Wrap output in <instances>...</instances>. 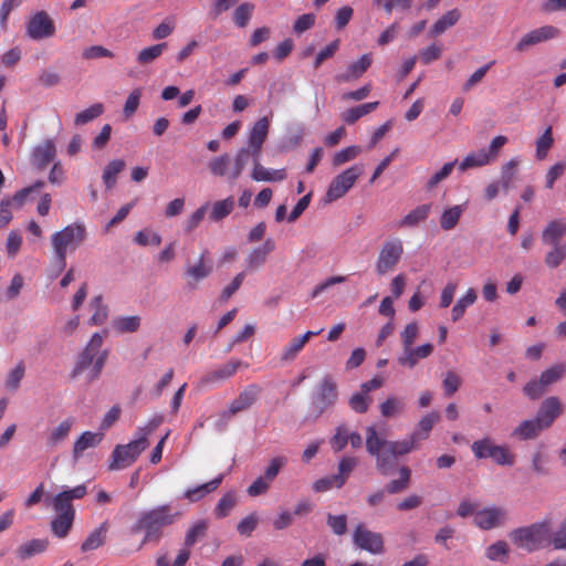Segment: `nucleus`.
<instances>
[{
    "label": "nucleus",
    "mask_w": 566,
    "mask_h": 566,
    "mask_svg": "<svg viewBox=\"0 0 566 566\" xmlns=\"http://www.w3.org/2000/svg\"><path fill=\"white\" fill-rule=\"evenodd\" d=\"M418 442L410 436L401 441H388L377 434L375 427L366 429V450L376 459V468L382 475H389L397 467V458L410 453Z\"/></svg>",
    "instance_id": "obj_1"
},
{
    "label": "nucleus",
    "mask_w": 566,
    "mask_h": 566,
    "mask_svg": "<svg viewBox=\"0 0 566 566\" xmlns=\"http://www.w3.org/2000/svg\"><path fill=\"white\" fill-rule=\"evenodd\" d=\"M178 516L179 513L172 512L170 505H159L142 512L132 530L133 532H145L142 545L148 542H159L163 537V528L172 525Z\"/></svg>",
    "instance_id": "obj_2"
},
{
    "label": "nucleus",
    "mask_w": 566,
    "mask_h": 566,
    "mask_svg": "<svg viewBox=\"0 0 566 566\" xmlns=\"http://www.w3.org/2000/svg\"><path fill=\"white\" fill-rule=\"evenodd\" d=\"M86 239V229L82 223H72L52 234L51 242L57 261V272L66 265L67 250H76Z\"/></svg>",
    "instance_id": "obj_3"
},
{
    "label": "nucleus",
    "mask_w": 566,
    "mask_h": 566,
    "mask_svg": "<svg viewBox=\"0 0 566 566\" xmlns=\"http://www.w3.org/2000/svg\"><path fill=\"white\" fill-rule=\"evenodd\" d=\"M511 539L518 547L534 552L551 545L552 532L547 523H535L514 530L511 533Z\"/></svg>",
    "instance_id": "obj_4"
},
{
    "label": "nucleus",
    "mask_w": 566,
    "mask_h": 566,
    "mask_svg": "<svg viewBox=\"0 0 566 566\" xmlns=\"http://www.w3.org/2000/svg\"><path fill=\"white\" fill-rule=\"evenodd\" d=\"M566 374V364H555L545 369L539 378L530 380L523 388V394L531 400H537L547 391V387L558 382Z\"/></svg>",
    "instance_id": "obj_5"
},
{
    "label": "nucleus",
    "mask_w": 566,
    "mask_h": 566,
    "mask_svg": "<svg viewBox=\"0 0 566 566\" xmlns=\"http://www.w3.org/2000/svg\"><path fill=\"white\" fill-rule=\"evenodd\" d=\"M148 440L139 436L127 444L116 446L113 450L112 461L108 469L114 471L132 465L138 459L140 453L148 448Z\"/></svg>",
    "instance_id": "obj_6"
},
{
    "label": "nucleus",
    "mask_w": 566,
    "mask_h": 566,
    "mask_svg": "<svg viewBox=\"0 0 566 566\" xmlns=\"http://www.w3.org/2000/svg\"><path fill=\"white\" fill-rule=\"evenodd\" d=\"M403 254V243L399 238L387 239L380 247L375 271L382 276L396 269Z\"/></svg>",
    "instance_id": "obj_7"
},
{
    "label": "nucleus",
    "mask_w": 566,
    "mask_h": 566,
    "mask_svg": "<svg viewBox=\"0 0 566 566\" xmlns=\"http://www.w3.org/2000/svg\"><path fill=\"white\" fill-rule=\"evenodd\" d=\"M338 386L332 375H325L317 384L312 405L317 415L333 408L338 400Z\"/></svg>",
    "instance_id": "obj_8"
},
{
    "label": "nucleus",
    "mask_w": 566,
    "mask_h": 566,
    "mask_svg": "<svg viewBox=\"0 0 566 566\" xmlns=\"http://www.w3.org/2000/svg\"><path fill=\"white\" fill-rule=\"evenodd\" d=\"M363 171V166L354 165L337 175L328 186L325 201L329 203L344 197L356 184Z\"/></svg>",
    "instance_id": "obj_9"
},
{
    "label": "nucleus",
    "mask_w": 566,
    "mask_h": 566,
    "mask_svg": "<svg viewBox=\"0 0 566 566\" xmlns=\"http://www.w3.org/2000/svg\"><path fill=\"white\" fill-rule=\"evenodd\" d=\"M45 186L43 180H38L33 185L25 187L19 191H17L12 198H7L1 200L0 202V228H4L9 224L12 219L11 206L13 203L17 207H21L29 199V197L33 193H39L40 190Z\"/></svg>",
    "instance_id": "obj_10"
},
{
    "label": "nucleus",
    "mask_w": 566,
    "mask_h": 566,
    "mask_svg": "<svg viewBox=\"0 0 566 566\" xmlns=\"http://www.w3.org/2000/svg\"><path fill=\"white\" fill-rule=\"evenodd\" d=\"M353 542L358 548L374 555L382 554L385 551L382 535L369 531L364 524H358L355 527Z\"/></svg>",
    "instance_id": "obj_11"
},
{
    "label": "nucleus",
    "mask_w": 566,
    "mask_h": 566,
    "mask_svg": "<svg viewBox=\"0 0 566 566\" xmlns=\"http://www.w3.org/2000/svg\"><path fill=\"white\" fill-rule=\"evenodd\" d=\"M86 486L77 485L73 489L62 491L52 499V506L56 515L75 516L73 500L83 499L86 495Z\"/></svg>",
    "instance_id": "obj_12"
},
{
    "label": "nucleus",
    "mask_w": 566,
    "mask_h": 566,
    "mask_svg": "<svg viewBox=\"0 0 566 566\" xmlns=\"http://www.w3.org/2000/svg\"><path fill=\"white\" fill-rule=\"evenodd\" d=\"M55 34L53 20L45 11H38L27 24V35L32 40L49 39Z\"/></svg>",
    "instance_id": "obj_13"
},
{
    "label": "nucleus",
    "mask_w": 566,
    "mask_h": 566,
    "mask_svg": "<svg viewBox=\"0 0 566 566\" xmlns=\"http://www.w3.org/2000/svg\"><path fill=\"white\" fill-rule=\"evenodd\" d=\"M242 367L248 368L249 364L238 358H231L226 364L203 375L200 381L202 385H213L224 381L233 377Z\"/></svg>",
    "instance_id": "obj_14"
},
{
    "label": "nucleus",
    "mask_w": 566,
    "mask_h": 566,
    "mask_svg": "<svg viewBox=\"0 0 566 566\" xmlns=\"http://www.w3.org/2000/svg\"><path fill=\"white\" fill-rule=\"evenodd\" d=\"M261 387L256 384L247 386L239 396L230 403L228 410L223 411L222 418L229 419L232 416L250 408L258 399Z\"/></svg>",
    "instance_id": "obj_15"
},
{
    "label": "nucleus",
    "mask_w": 566,
    "mask_h": 566,
    "mask_svg": "<svg viewBox=\"0 0 566 566\" xmlns=\"http://www.w3.org/2000/svg\"><path fill=\"white\" fill-rule=\"evenodd\" d=\"M563 411L564 407L560 399L556 396H551L544 399L539 405L536 419L545 429H548Z\"/></svg>",
    "instance_id": "obj_16"
},
{
    "label": "nucleus",
    "mask_w": 566,
    "mask_h": 566,
    "mask_svg": "<svg viewBox=\"0 0 566 566\" xmlns=\"http://www.w3.org/2000/svg\"><path fill=\"white\" fill-rule=\"evenodd\" d=\"M558 34V30L552 25H544L526 33L516 44L515 50L524 52L532 45H536L544 41L554 39Z\"/></svg>",
    "instance_id": "obj_17"
},
{
    "label": "nucleus",
    "mask_w": 566,
    "mask_h": 566,
    "mask_svg": "<svg viewBox=\"0 0 566 566\" xmlns=\"http://www.w3.org/2000/svg\"><path fill=\"white\" fill-rule=\"evenodd\" d=\"M495 154V138L491 139L489 144V150L479 149L475 151H471L464 159L458 165V169L461 172H464L471 168H479L488 165Z\"/></svg>",
    "instance_id": "obj_18"
},
{
    "label": "nucleus",
    "mask_w": 566,
    "mask_h": 566,
    "mask_svg": "<svg viewBox=\"0 0 566 566\" xmlns=\"http://www.w3.org/2000/svg\"><path fill=\"white\" fill-rule=\"evenodd\" d=\"M103 339L104 337L99 333H94L92 335L88 344L78 357L77 364L74 368V375L81 374L84 369L88 368L93 364L94 358L99 353Z\"/></svg>",
    "instance_id": "obj_19"
},
{
    "label": "nucleus",
    "mask_w": 566,
    "mask_h": 566,
    "mask_svg": "<svg viewBox=\"0 0 566 566\" xmlns=\"http://www.w3.org/2000/svg\"><path fill=\"white\" fill-rule=\"evenodd\" d=\"M270 122L268 117L258 119L249 135V146L252 149V156L258 159L261 154L262 145L268 137Z\"/></svg>",
    "instance_id": "obj_20"
},
{
    "label": "nucleus",
    "mask_w": 566,
    "mask_h": 566,
    "mask_svg": "<svg viewBox=\"0 0 566 566\" xmlns=\"http://www.w3.org/2000/svg\"><path fill=\"white\" fill-rule=\"evenodd\" d=\"M433 352V346L429 343L422 344L418 347L402 348L401 354L398 356L397 361L399 365L408 368H413L419 359L429 357Z\"/></svg>",
    "instance_id": "obj_21"
},
{
    "label": "nucleus",
    "mask_w": 566,
    "mask_h": 566,
    "mask_svg": "<svg viewBox=\"0 0 566 566\" xmlns=\"http://www.w3.org/2000/svg\"><path fill=\"white\" fill-rule=\"evenodd\" d=\"M56 156V146L53 139H46L34 147L31 156L32 164L39 169L45 168Z\"/></svg>",
    "instance_id": "obj_22"
},
{
    "label": "nucleus",
    "mask_w": 566,
    "mask_h": 566,
    "mask_svg": "<svg viewBox=\"0 0 566 566\" xmlns=\"http://www.w3.org/2000/svg\"><path fill=\"white\" fill-rule=\"evenodd\" d=\"M212 272V266L206 264L205 262V253H201L198 262L193 265H190L186 269L185 276L187 279V284L191 290L197 289V285L200 281L208 277Z\"/></svg>",
    "instance_id": "obj_23"
},
{
    "label": "nucleus",
    "mask_w": 566,
    "mask_h": 566,
    "mask_svg": "<svg viewBox=\"0 0 566 566\" xmlns=\"http://www.w3.org/2000/svg\"><path fill=\"white\" fill-rule=\"evenodd\" d=\"M322 329L313 332L308 331L302 336L292 338L283 348L281 359L284 361L293 360L298 353L303 349L305 344L313 337L321 334Z\"/></svg>",
    "instance_id": "obj_24"
},
{
    "label": "nucleus",
    "mask_w": 566,
    "mask_h": 566,
    "mask_svg": "<svg viewBox=\"0 0 566 566\" xmlns=\"http://www.w3.org/2000/svg\"><path fill=\"white\" fill-rule=\"evenodd\" d=\"M371 55L364 54L356 62H353L347 67V71L336 76V81L339 83L350 82L352 80L360 77L371 65Z\"/></svg>",
    "instance_id": "obj_25"
},
{
    "label": "nucleus",
    "mask_w": 566,
    "mask_h": 566,
    "mask_svg": "<svg viewBox=\"0 0 566 566\" xmlns=\"http://www.w3.org/2000/svg\"><path fill=\"white\" fill-rule=\"evenodd\" d=\"M74 418L69 417L60 422L57 427L50 430L46 436V447L53 449L65 441L72 430Z\"/></svg>",
    "instance_id": "obj_26"
},
{
    "label": "nucleus",
    "mask_w": 566,
    "mask_h": 566,
    "mask_svg": "<svg viewBox=\"0 0 566 566\" xmlns=\"http://www.w3.org/2000/svg\"><path fill=\"white\" fill-rule=\"evenodd\" d=\"M275 249V242L272 239H266L262 247L253 249L247 258L249 269H259L265 261L268 255Z\"/></svg>",
    "instance_id": "obj_27"
},
{
    "label": "nucleus",
    "mask_w": 566,
    "mask_h": 566,
    "mask_svg": "<svg viewBox=\"0 0 566 566\" xmlns=\"http://www.w3.org/2000/svg\"><path fill=\"white\" fill-rule=\"evenodd\" d=\"M103 440V433L85 431L74 442L73 457L78 459L82 457L85 450L97 447Z\"/></svg>",
    "instance_id": "obj_28"
},
{
    "label": "nucleus",
    "mask_w": 566,
    "mask_h": 566,
    "mask_svg": "<svg viewBox=\"0 0 566 566\" xmlns=\"http://www.w3.org/2000/svg\"><path fill=\"white\" fill-rule=\"evenodd\" d=\"M223 478H224L223 474H219L217 478H214L213 480H211L207 483L188 489L184 494L185 499L189 500L190 502H197V501L201 500L207 494L217 490L219 488V485L221 484Z\"/></svg>",
    "instance_id": "obj_29"
},
{
    "label": "nucleus",
    "mask_w": 566,
    "mask_h": 566,
    "mask_svg": "<svg viewBox=\"0 0 566 566\" xmlns=\"http://www.w3.org/2000/svg\"><path fill=\"white\" fill-rule=\"evenodd\" d=\"M545 428L541 424V422L536 419H527L522 421L513 431V436L517 437L521 440H531L535 439L539 436Z\"/></svg>",
    "instance_id": "obj_30"
},
{
    "label": "nucleus",
    "mask_w": 566,
    "mask_h": 566,
    "mask_svg": "<svg viewBox=\"0 0 566 566\" xmlns=\"http://www.w3.org/2000/svg\"><path fill=\"white\" fill-rule=\"evenodd\" d=\"M287 174L284 168L282 169H268L263 167L261 164L258 163V159H255L254 168L251 174V178L255 181H282L286 179Z\"/></svg>",
    "instance_id": "obj_31"
},
{
    "label": "nucleus",
    "mask_w": 566,
    "mask_h": 566,
    "mask_svg": "<svg viewBox=\"0 0 566 566\" xmlns=\"http://www.w3.org/2000/svg\"><path fill=\"white\" fill-rule=\"evenodd\" d=\"M461 18L459 9H452L438 19L430 29V36H438L458 23Z\"/></svg>",
    "instance_id": "obj_32"
},
{
    "label": "nucleus",
    "mask_w": 566,
    "mask_h": 566,
    "mask_svg": "<svg viewBox=\"0 0 566 566\" xmlns=\"http://www.w3.org/2000/svg\"><path fill=\"white\" fill-rule=\"evenodd\" d=\"M440 415L437 411H432L423 416L415 431L411 433L412 438L419 442L421 440H426L429 437L430 431L433 426L439 421Z\"/></svg>",
    "instance_id": "obj_33"
},
{
    "label": "nucleus",
    "mask_w": 566,
    "mask_h": 566,
    "mask_svg": "<svg viewBox=\"0 0 566 566\" xmlns=\"http://www.w3.org/2000/svg\"><path fill=\"white\" fill-rule=\"evenodd\" d=\"M566 235V223L562 220L551 221L542 234V240L546 244H560L559 239Z\"/></svg>",
    "instance_id": "obj_34"
},
{
    "label": "nucleus",
    "mask_w": 566,
    "mask_h": 566,
    "mask_svg": "<svg viewBox=\"0 0 566 566\" xmlns=\"http://www.w3.org/2000/svg\"><path fill=\"white\" fill-rule=\"evenodd\" d=\"M49 542L48 539L34 538L24 544H22L17 551V557L20 560H25L31 558L36 554L43 553L48 548Z\"/></svg>",
    "instance_id": "obj_35"
},
{
    "label": "nucleus",
    "mask_w": 566,
    "mask_h": 566,
    "mask_svg": "<svg viewBox=\"0 0 566 566\" xmlns=\"http://www.w3.org/2000/svg\"><path fill=\"white\" fill-rule=\"evenodd\" d=\"M108 532L107 522H103L97 528H95L83 542L82 551L88 552L101 547L105 543L106 534Z\"/></svg>",
    "instance_id": "obj_36"
},
{
    "label": "nucleus",
    "mask_w": 566,
    "mask_h": 566,
    "mask_svg": "<svg viewBox=\"0 0 566 566\" xmlns=\"http://www.w3.org/2000/svg\"><path fill=\"white\" fill-rule=\"evenodd\" d=\"M431 210L430 203L420 205L408 214H406L399 222L400 228L416 227L420 222L424 221Z\"/></svg>",
    "instance_id": "obj_37"
},
{
    "label": "nucleus",
    "mask_w": 566,
    "mask_h": 566,
    "mask_svg": "<svg viewBox=\"0 0 566 566\" xmlns=\"http://www.w3.org/2000/svg\"><path fill=\"white\" fill-rule=\"evenodd\" d=\"M378 105L379 102H370L358 105L356 107L348 108L342 114V118L346 124L352 125L363 116L368 115L369 113L375 111L378 107Z\"/></svg>",
    "instance_id": "obj_38"
},
{
    "label": "nucleus",
    "mask_w": 566,
    "mask_h": 566,
    "mask_svg": "<svg viewBox=\"0 0 566 566\" xmlns=\"http://www.w3.org/2000/svg\"><path fill=\"white\" fill-rule=\"evenodd\" d=\"M234 205V198L231 196L223 200L216 201L211 207L209 219L214 222L224 219L233 211Z\"/></svg>",
    "instance_id": "obj_39"
},
{
    "label": "nucleus",
    "mask_w": 566,
    "mask_h": 566,
    "mask_svg": "<svg viewBox=\"0 0 566 566\" xmlns=\"http://www.w3.org/2000/svg\"><path fill=\"white\" fill-rule=\"evenodd\" d=\"M464 210H465V203L457 205V206L446 209L442 212V216L440 218V227L443 230L453 229L458 224L459 219L463 214Z\"/></svg>",
    "instance_id": "obj_40"
},
{
    "label": "nucleus",
    "mask_w": 566,
    "mask_h": 566,
    "mask_svg": "<svg viewBox=\"0 0 566 566\" xmlns=\"http://www.w3.org/2000/svg\"><path fill=\"white\" fill-rule=\"evenodd\" d=\"M93 314L88 321L91 325H102L108 317V307L103 303L102 295L93 297L90 304Z\"/></svg>",
    "instance_id": "obj_41"
},
{
    "label": "nucleus",
    "mask_w": 566,
    "mask_h": 566,
    "mask_svg": "<svg viewBox=\"0 0 566 566\" xmlns=\"http://www.w3.org/2000/svg\"><path fill=\"white\" fill-rule=\"evenodd\" d=\"M399 479L390 481L385 490L390 494L400 493L409 488L411 470L403 465L399 469Z\"/></svg>",
    "instance_id": "obj_42"
},
{
    "label": "nucleus",
    "mask_w": 566,
    "mask_h": 566,
    "mask_svg": "<svg viewBox=\"0 0 566 566\" xmlns=\"http://www.w3.org/2000/svg\"><path fill=\"white\" fill-rule=\"evenodd\" d=\"M209 170L213 176L228 177L231 171V157L228 154L220 155L209 161Z\"/></svg>",
    "instance_id": "obj_43"
},
{
    "label": "nucleus",
    "mask_w": 566,
    "mask_h": 566,
    "mask_svg": "<svg viewBox=\"0 0 566 566\" xmlns=\"http://www.w3.org/2000/svg\"><path fill=\"white\" fill-rule=\"evenodd\" d=\"M125 168V161L115 159L107 164L103 171V181L107 189H112L117 180V175Z\"/></svg>",
    "instance_id": "obj_44"
},
{
    "label": "nucleus",
    "mask_w": 566,
    "mask_h": 566,
    "mask_svg": "<svg viewBox=\"0 0 566 566\" xmlns=\"http://www.w3.org/2000/svg\"><path fill=\"white\" fill-rule=\"evenodd\" d=\"M476 300V293L473 289H469L460 300L454 304L451 310V317L453 322L459 321L465 313L467 308L471 306Z\"/></svg>",
    "instance_id": "obj_45"
},
{
    "label": "nucleus",
    "mask_w": 566,
    "mask_h": 566,
    "mask_svg": "<svg viewBox=\"0 0 566 566\" xmlns=\"http://www.w3.org/2000/svg\"><path fill=\"white\" fill-rule=\"evenodd\" d=\"M140 317L138 315L133 316H118L113 321V327L118 333H134L140 327Z\"/></svg>",
    "instance_id": "obj_46"
},
{
    "label": "nucleus",
    "mask_w": 566,
    "mask_h": 566,
    "mask_svg": "<svg viewBox=\"0 0 566 566\" xmlns=\"http://www.w3.org/2000/svg\"><path fill=\"white\" fill-rule=\"evenodd\" d=\"M75 516L55 515L51 522L52 533L59 537L64 538L70 533Z\"/></svg>",
    "instance_id": "obj_47"
},
{
    "label": "nucleus",
    "mask_w": 566,
    "mask_h": 566,
    "mask_svg": "<svg viewBox=\"0 0 566 566\" xmlns=\"http://www.w3.org/2000/svg\"><path fill=\"white\" fill-rule=\"evenodd\" d=\"M358 459L355 457H344L338 463V473L334 474V481L336 483L344 484L346 483L348 476L353 472V470L357 467Z\"/></svg>",
    "instance_id": "obj_48"
},
{
    "label": "nucleus",
    "mask_w": 566,
    "mask_h": 566,
    "mask_svg": "<svg viewBox=\"0 0 566 566\" xmlns=\"http://www.w3.org/2000/svg\"><path fill=\"white\" fill-rule=\"evenodd\" d=\"M167 49V43H158L143 49L137 55V62L140 65H147L157 60L163 52Z\"/></svg>",
    "instance_id": "obj_49"
},
{
    "label": "nucleus",
    "mask_w": 566,
    "mask_h": 566,
    "mask_svg": "<svg viewBox=\"0 0 566 566\" xmlns=\"http://www.w3.org/2000/svg\"><path fill=\"white\" fill-rule=\"evenodd\" d=\"M379 409L382 417L391 418L403 412L405 403L398 397L389 396L379 405Z\"/></svg>",
    "instance_id": "obj_50"
},
{
    "label": "nucleus",
    "mask_w": 566,
    "mask_h": 566,
    "mask_svg": "<svg viewBox=\"0 0 566 566\" xmlns=\"http://www.w3.org/2000/svg\"><path fill=\"white\" fill-rule=\"evenodd\" d=\"M104 113V105L102 103H95L84 111L77 113L74 118V124L76 126L85 125Z\"/></svg>",
    "instance_id": "obj_51"
},
{
    "label": "nucleus",
    "mask_w": 566,
    "mask_h": 566,
    "mask_svg": "<svg viewBox=\"0 0 566 566\" xmlns=\"http://www.w3.org/2000/svg\"><path fill=\"white\" fill-rule=\"evenodd\" d=\"M373 402L371 397L360 390L359 392H355L348 401V405L352 410L357 413H366L369 409L370 403Z\"/></svg>",
    "instance_id": "obj_52"
},
{
    "label": "nucleus",
    "mask_w": 566,
    "mask_h": 566,
    "mask_svg": "<svg viewBox=\"0 0 566 566\" xmlns=\"http://www.w3.org/2000/svg\"><path fill=\"white\" fill-rule=\"evenodd\" d=\"M554 139L552 127L548 126L545 132L536 139V158L543 160L546 158L548 150L553 146Z\"/></svg>",
    "instance_id": "obj_53"
},
{
    "label": "nucleus",
    "mask_w": 566,
    "mask_h": 566,
    "mask_svg": "<svg viewBox=\"0 0 566 566\" xmlns=\"http://www.w3.org/2000/svg\"><path fill=\"white\" fill-rule=\"evenodd\" d=\"M254 4L250 2L241 3L233 12V21L238 28H244L252 18Z\"/></svg>",
    "instance_id": "obj_54"
},
{
    "label": "nucleus",
    "mask_w": 566,
    "mask_h": 566,
    "mask_svg": "<svg viewBox=\"0 0 566 566\" xmlns=\"http://www.w3.org/2000/svg\"><path fill=\"white\" fill-rule=\"evenodd\" d=\"M474 524L481 530H491L495 526V509H483L476 511Z\"/></svg>",
    "instance_id": "obj_55"
},
{
    "label": "nucleus",
    "mask_w": 566,
    "mask_h": 566,
    "mask_svg": "<svg viewBox=\"0 0 566 566\" xmlns=\"http://www.w3.org/2000/svg\"><path fill=\"white\" fill-rule=\"evenodd\" d=\"M250 155H252V149L241 148L235 158H234V165L229 174V179L237 180L240 175L242 174Z\"/></svg>",
    "instance_id": "obj_56"
},
{
    "label": "nucleus",
    "mask_w": 566,
    "mask_h": 566,
    "mask_svg": "<svg viewBox=\"0 0 566 566\" xmlns=\"http://www.w3.org/2000/svg\"><path fill=\"white\" fill-rule=\"evenodd\" d=\"M207 530L208 523L206 521H199L193 524L186 534L185 546L189 548L193 546L199 538L206 535Z\"/></svg>",
    "instance_id": "obj_57"
},
{
    "label": "nucleus",
    "mask_w": 566,
    "mask_h": 566,
    "mask_svg": "<svg viewBox=\"0 0 566 566\" xmlns=\"http://www.w3.org/2000/svg\"><path fill=\"white\" fill-rule=\"evenodd\" d=\"M237 504V499L234 493L229 492L224 494L218 502L214 507V514L217 517L222 518L229 515L232 509Z\"/></svg>",
    "instance_id": "obj_58"
},
{
    "label": "nucleus",
    "mask_w": 566,
    "mask_h": 566,
    "mask_svg": "<svg viewBox=\"0 0 566 566\" xmlns=\"http://www.w3.org/2000/svg\"><path fill=\"white\" fill-rule=\"evenodd\" d=\"M547 455L544 452V447L541 446L532 455V470L537 475H547L549 470L546 467Z\"/></svg>",
    "instance_id": "obj_59"
},
{
    "label": "nucleus",
    "mask_w": 566,
    "mask_h": 566,
    "mask_svg": "<svg viewBox=\"0 0 566 566\" xmlns=\"http://www.w3.org/2000/svg\"><path fill=\"white\" fill-rule=\"evenodd\" d=\"M518 164H520V159L516 157V158H512L507 164H505L502 167L501 184L504 189H509V187L511 186L514 177L517 174Z\"/></svg>",
    "instance_id": "obj_60"
},
{
    "label": "nucleus",
    "mask_w": 566,
    "mask_h": 566,
    "mask_svg": "<svg viewBox=\"0 0 566 566\" xmlns=\"http://www.w3.org/2000/svg\"><path fill=\"white\" fill-rule=\"evenodd\" d=\"M566 260V243L553 245V250L546 254L545 263L548 268L555 269Z\"/></svg>",
    "instance_id": "obj_61"
},
{
    "label": "nucleus",
    "mask_w": 566,
    "mask_h": 566,
    "mask_svg": "<svg viewBox=\"0 0 566 566\" xmlns=\"http://www.w3.org/2000/svg\"><path fill=\"white\" fill-rule=\"evenodd\" d=\"M472 451L479 459L493 458L495 455V446L490 439H483L473 442Z\"/></svg>",
    "instance_id": "obj_62"
},
{
    "label": "nucleus",
    "mask_w": 566,
    "mask_h": 566,
    "mask_svg": "<svg viewBox=\"0 0 566 566\" xmlns=\"http://www.w3.org/2000/svg\"><path fill=\"white\" fill-rule=\"evenodd\" d=\"M25 366L23 361H19L15 367L8 374L6 387L9 390H17L24 376Z\"/></svg>",
    "instance_id": "obj_63"
},
{
    "label": "nucleus",
    "mask_w": 566,
    "mask_h": 566,
    "mask_svg": "<svg viewBox=\"0 0 566 566\" xmlns=\"http://www.w3.org/2000/svg\"><path fill=\"white\" fill-rule=\"evenodd\" d=\"M349 432L344 424L336 428L335 434L332 437L329 443L335 452L342 451L348 443Z\"/></svg>",
    "instance_id": "obj_64"
}]
</instances>
